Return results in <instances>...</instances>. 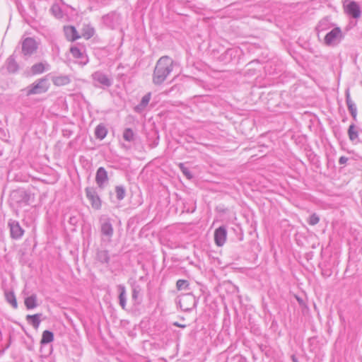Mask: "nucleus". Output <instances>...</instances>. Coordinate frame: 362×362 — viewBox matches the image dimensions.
I'll return each mask as SVG.
<instances>
[{
	"instance_id": "nucleus-29",
	"label": "nucleus",
	"mask_w": 362,
	"mask_h": 362,
	"mask_svg": "<svg viewBox=\"0 0 362 362\" xmlns=\"http://www.w3.org/2000/svg\"><path fill=\"white\" fill-rule=\"evenodd\" d=\"M124 293H125L124 288H122V291L119 294V300H120V304L123 308H124V306H125V300H124Z\"/></svg>"
},
{
	"instance_id": "nucleus-12",
	"label": "nucleus",
	"mask_w": 362,
	"mask_h": 362,
	"mask_svg": "<svg viewBox=\"0 0 362 362\" xmlns=\"http://www.w3.org/2000/svg\"><path fill=\"white\" fill-rule=\"evenodd\" d=\"M24 304L27 309L30 310L37 307V296L36 295H32L25 298Z\"/></svg>"
},
{
	"instance_id": "nucleus-1",
	"label": "nucleus",
	"mask_w": 362,
	"mask_h": 362,
	"mask_svg": "<svg viewBox=\"0 0 362 362\" xmlns=\"http://www.w3.org/2000/svg\"><path fill=\"white\" fill-rule=\"evenodd\" d=\"M173 69V61L168 57H162L156 63L153 75V81L155 84H161L163 83Z\"/></svg>"
},
{
	"instance_id": "nucleus-2",
	"label": "nucleus",
	"mask_w": 362,
	"mask_h": 362,
	"mask_svg": "<svg viewBox=\"0 0 362 362\" xmlns=\"http://www.w3.org/2000/svg\"><path fill=\"white\" fill-rule=\"evenodd\" d=\"M49 85L45 79H40L35 84L32 85L26 90V95L40 94L46 92Z\"/></svg>"
},
{
	"instance_id": "nucleus-33",
	"label": "nucleus",
	"mask_w": 362,
	"mask_h": 362,
	"mask_svg": "<svg viewBox=\"0 0 362 362\" xmlns=\"http://www.w3.org/2000/svg\"><path fill=\"white\" fill-rule=\"evenodd\" d=\"M174 325L176 326V327H182V328H184L185 327V325H180L177 322H175Z\"/></svg>"
},
{
	"instance_id": "nucleus-30",
	"label": "nucleus",
	"mask_w": 362,
	"mask_h": 362,
	"mask_svg": "<svg viewBox=\"0 0 362 362\" xmlns=\"http://www.w3.org/2000/svg\"><path fill=\"white\" fill-rule=\"evenodd\" d=\"M180 168L182 169V172L184 174H185V175L188 177V178H190L191 177V175H189V173L187 172V170L184 168L183 166V164H180Z\"/></svg>"
},
{
	"instance_id": "nucleus-14",
	"label": "nucleus",
	"mask_w": 362,
	"mask_h": 362,
	"mask_svg": "<svg viewBox=\"0 0 362 362\" xmlns=\"http://www.w3.org/2000/svg\"><path fill=\"white\" fill-rule=\"evenodd\" d=\"M26 319L35 329H37L39 327L40 323L39 314H35L33 315H28L26 316Z\"/></svg>"
},
{
	"instance_id": "nucleus-20",
	"label": "nucleus",
	"mask_w": 362,
	"mask_h": 362,
	"mask_svg": "<svg viewBox=\"0 0 362 362\" xmlns=\"http://www.w3.org/2000/svg\"><path fill=\"white\" fill-rule=\"evenodd\" d=\"M346 103H347L348 108H349L351 115L355 119L356 117V115H357V109H356L355 104L351 100L349 95H347Z\"/></svg>"
},
{
	"instance_id": "nucleus-5",
	"label": "nucleus",
	"mask_w": 362,
	"mask_h": 362,
	"mask_svg": "<svg viewBox=\"0 0 362 362\" xmlns=\"http://www.w3.org/2000/svg\"><path fill=\"white\" fill-rule=\"evenodd\" d=\"M36 42L32 38H26L22 45V50L25 55H30L37 50Z\"/></svg>"
},
{
	"instance_id": "nucleus-18",
	"label": "nucleus",
	"mask_w": 362,
	"mask_h": 362,
	"mask_svg": "<svg viewBox=\"0 0 362 362\" xmlns=\"http://www.w3.org/2000/svg\"><path fill=\"white\" fill-rule=\"evenodd\" d=\"M53 82L56 86H62L69 83V78L67 76H57L53 79Z\"/></svg>"
},
{
	"instance_id": "nucleus-25",
	"label": "nucleus",
	"mask_w": 362,
	"mask_h": 362,
	"mask_svg": "<svg viewBox=\"0 0 362 362\" xmlns=\"http://www.w3.org/2000/svg\"><path fill=\"white\" fill-rule=\"evenodd\" d=\"M70 52L74 57L75 58H81L82 57V53L80 49L76 47H73L71 48Z\"/></svg>"
},
{
	"instance_id": "nucleus-31",
	"label": "nucleus",
	"mask_w": 362,
	"mask_h": 362,
	"mask_svg": "<svg viewBox=\"0 0 362 362\" xmlns=\"http://www.w3.org/2000/svg\"><path fill=\"white\" fill-rule=\"evenodd\" d=\"M348 160V158L346 157H344V156H341L340 158H339V163L340 164H345Z\"/></svg>"
},
{
	"instance_id": "nucleus-32",
	"label": "nucleus",
	"mask_w": 362,
	"mask_h": 362,
	"mask_svg": "<svg viewBox=\"0 0 362 362\" xmlns=\"http://www.w3.org/2000/svg\"><path fill=\"white\" fill-rule=\"evenodd\" d=\"M103 255H104V256H105V257H104L105 261L106 262H107L109 261L108 252H107V251H105V252H103Z\"/></svg>"
},
{
	"instance_id": "nucleus-27",
	"label": "nucleus",
	"mask_w": 362,
	"mask_h": 362,
	"mask_svg": "<svg viewBox=\"0 0 362 362\" xmlns=\"http://www.w3.org/2000/svg\"><path fill=\"white\" fill-rule=\"evenodd\" d=\"M319 221H320L319 217L316 214H313L310 216V218L308 219V223L311 226H315L317 223H318Z\"/></svg>"
},
{
	"instance_id": "nucleus-11",
	"label": "nucleus",
	"mask_w": 362,
	"mask_h": 362,
	"mask_svg": "<svg viewBox=\"0 0 362 362\" xmlns=\"http://www.w3.org/2000/svg\"><path fill=\"white\" fill-rule=\"evenodd\" d=\"M93 77L95 81L98 82L103 86H109L110 85V80L104 74L97 71L93 74Z\"/></svg>"
},
{
	"instance_id": "nucleus-22",
	"label": "nucleus",
	"mask_w": 362,
	"mask_h": 362,
	"mask_svg": "<svg viewBox=\"0 0 362 362\" xmlns=\"http://www.w3.org/2000/svg\"><path fill=\"white\" fill-rule=\"evenodd\" d=\"M123 138L127 141H132L134 139V133L131 129H126L123 133Z\"/></svg>"
},
{
	"instance_id": "nucleus-8",
	"label": "nucleus",
	"mask_w": 362,
	"mask_h": 362,
	"mask_svg": "<svg viewBox=\"0 0 362 362\" xmlns=\"http://www.w3.org/2000/svg\"><path fill=\"white\" fill-rule=\"evenodd\" d=\"M87 197L91 202V205L95 209H99L101 207V201L99 197L94 192L89 189H86Z\"/></svg>"
},
{
	"instance_id": "nucleus-6",
	"label": "nucleus",
	"mask_w": 362,
	"mask_h": 362,
	"mask_svg": "<svg viewBox=\"0 0 362 362\" xmlns=\"http://www.w3.org/2000/svg\"><path fill=\"white\" fill-rule=\"evenodd\" d=\"M345 12L354 18H358L361 16V11L359 6L355 1H349L344 6Z\"/></svg>"
},
{
	"instance_id": "nucleus-24",
	"label": "nucleus",
	"mask_w": 362,
	"mask_h": 362,
	"mask_svg": "<svg viewBox=\"0 0 362 362\" xmlns=\"http://www.w3.org/2000/svg\"><path fill=\"white\" fill-rule=\"evenodd\" d=\"M349 136L351 140H355L358 138V132L354 125H351L349 128Z\"/></svg>"
},
{
	"instance_id": "nucleus-7",
	"label": "nucleus",
	"mask_w": 362,
	"mask_h": 362,
	"mask_svg": "<svg viewBox=\"0 0 362 362\" xmlns=\"http://www.w3.org/2000/svg\"><path fill=\"white\" fill-rule=\"evenodd\" d=\"M64 30L66 37L69 41L74 42L81 37L76 28L72 25L65 26Z\"/></svg>"
},
{
	"instance_id": "nucleus-26",
	"label": "nucleus",
	"mask_w": 362,
	"mask_h": 362,
	"mask_svg": "<svg viewBox=\"0 0 362 362\" xmlns=\"http://www.w3.org/2000/svg\"><path fill=\"white\" fill-rule=\"evenodd\" d=\"M115 191L118 199L121 200L124 197L125 191L122 187H117Z\"/></svg>"
},
{
	"instance_id": "nucleus-23",
	"label": "nucleus",
	"mask_w": 362,
	"mask_h": 362,
	"mask_svg": "<svg viewBox=\"0 0 362 362\" xmlns=\"http://www.w3.org/2000/svg\"><path fill=\"white\" fill-rule=\"evenodd\" d=\"M6 298L7 300L13 305V308H16L18 307L17 300L13 293H8L6 294Z\"/></svg>"
},
{
	"instance_id": "nucleus-3",
	"label": "nucleus",
	"mask_w": 362,
	"mask_h": 362,
	"mask_svg": "<svg viewBox=\"0 0 362 362\" xmlns=\"http://www.w3.org/2000/svg\"><path fill=\"white\" fill-rule=\"evenodd\" d=\"M343 37V34L341 28L337 27L329 32L324 38L325 43L327 45H332L337 42L341 40Z\"/></svg>"
},
{
	"instance_id": "nucleus-16",
	"label": "nucleus",
	"mask_w": 362,
	"mask_h": 362,
	"mask_svg": "<svg viewBox=\"0 0 362 362\" xmlns=\"http://www.w3.org/2000/svg\"><path fill=\"white\" fill-rule=\"evenodd\" d=\"M54 339V335L52 332L45 330L42 333V339H41V344H48L49 342H52Z\"/></svg>"
},
{
	"instance_id": "nucleus-19",
	"label": "nucleus",
	"mask_w": 362,
	"mask_h": 362,
	"mask_svg": "<svg viewBox=\"0 0 362 362\" xmlns=\"http://www.w3.org/2000/svg\"><path fill=\"white\" fill-rule=\"evenodd\" d=\"M94 34V30L92 28L88 25L85 26L83 28L82 34L81 37H83L86 40L90 39Z\"/></svg>"
},
{
	"instance_id": "nucleus-28",
	"label": "nucleus",
	"mask_w": 362,
	"mask_h": 362,
	"mask_svg": "<svg viewBox=\"0 0 362 362\" xmlns=\"http://www.w3.org/2000/svg\"><path fill=\"white\" fill-rule=\"evenodd\" d=\"M150 99H151V94L148 93V94H146V95H144L143 98H142V100H141V105L142 106H146L148 105V103H149L150 101Z\"/></svg>"
},
{
	"instance_id": "nucleus-4",
	"label": "nucleus",
	"mask_w": 362,
	"mask_h": 362,
	"mask_svg": "<svg viewBox=\"0 0 362 362\" xmlns=\"http://www.w3.org/2000/svg\"><path fill=\"white\" fill-rule=\"evenodd\" d=\"M227 240V231L226 229L221 226L215 230L214 231V241L217 246H223Z\"/></svg>"
},
{
	"instance_id": "nucleus-15",
	"label": "nucleus",
	"mask_w": 362,
	"mask_h": 362,
	"mask_svg": "<svg viewBox=\"0 0 362 362\" xmlns=\"http://www.w3.org/2000/svg\"><path fill=\"white\" fill-rule=\"evenodd\" d=\"M45 69V65L42 63H37L32 66L30 73L32 75H37L44 72Z\"/></svg>"
},
{
	"instance_id": "nucleus-17",
	"label": "nucleus",
	"mask_w": 362,
	"mask_h": 362,
	"mask_svg": "<svg viewBox=\"0 0 362 362\" xmlns=\"http://www.w3.org/2000/svg\"><path fill=\"white\" fill-rule=\"evenodd\" d=\"M101 230L103 235L111 237L113 234V228L109 223H105L102 225Z\"/></svg>"
},
{
	"instance_id": "nucleus-21",
	"label": "nucleus",
	"mask_w": 362,
	"mask_h": 362,
	"mask_svg": "<svg viewBox=\"0 0 362 362\" xmlns=\"http://www.w3.org/2000/svg\"><path fill=\"white\" fill-rule=\"evenodd\" d=\"M189 284L187 280L179 279L176 283V288L178 291L188 290Z\"/></svg>"
},
{
	"instance_id": "nucleus-13",
	"label": "nucleus",
	"mask_w": 362,
	"mask_h": 362,
	"mask_svg": "<svg viewBox=\"0 0 362 362\" xmlns=\"http://www.w3.org/2000/svg\"><path fill=\"white\" fill-rule=\"evenodd\" d=\"M95 134L98 139H103L107 134V129L104 125L99 124L95 128Z\"/></svg>"
},
{
	"instance_id": "nucleus-10",
	"label": "nucleus",
	"mask_w": 362,
	"mask_h": 362,
	"mask_svg": "<svg viewBox=\"0 0 362 362\" xmlns=\"http://www.w3.org/2000/svg\"><path fill=\"white\" fill-rule=\"evenodd\" d=\"M107 180V173L103 168H99L95 176V181L99 187H103L104 183Z\"/></svg>"
},
{
	"instance_id": "nucleus-9",
	"label": "nucleus",
	"mask_w": 362,
	"mask_h": 362,
	"mask_svg": "<svg viewBox=\"0 0 362 362\" xmlns=\"http://www.w3.org/2000/svg\"><path fill=\"white\" fill-rule=\"evenodd\" d=\"M10 230L11 237L13 238H19L22 237L24 233V230L18 222H12L10 223Z\"/></svg>"
}]
</instances>
